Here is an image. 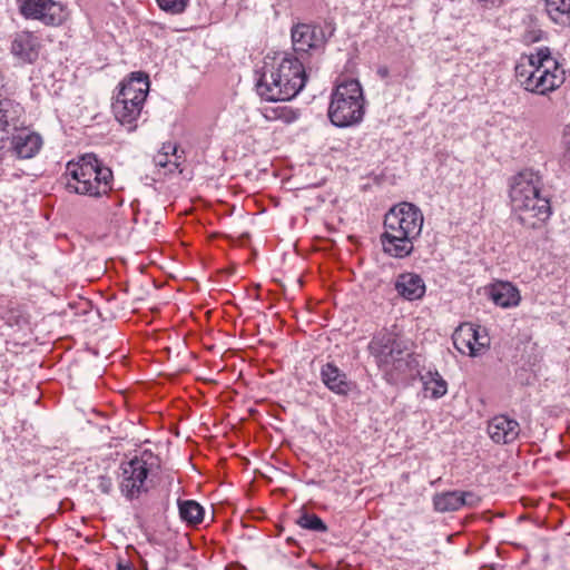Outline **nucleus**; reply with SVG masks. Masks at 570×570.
Instances as JSON below:
<instances>
[{
  "instance_id": "obj_1",
  "label": "nucleus",
  "mask_w": 570,
  "mask_h": 570,
  "mask_svg": "<svg viewBox=\"0 0 570 570\" xmlns=\"http://www.w3.org/2000/svg\"><path fill=\"white\" fill-rule=\"evenodd\" d=\"M423 222L421 209L412 203L402 202L391 207L384 216V232L380 237L383 252L399 259L409 257L422 233Z\"/></svg>"
},
{
  "instance_id": "obj_2",
  "label": "nucleus",
  "mask_w": 570,
  "mask_h": 570,
  "mask_svg": "<svg viewBox=\"0 0 570 570\" xmlns=\"http://www.w3.org/2000/svg\"><path fill=\"white\" fill-rule=\"evenodd\" d=\"M306 61L285 52L277 65H264L256 79V91L266 101H287L295 98L307 81Z\"/></svg>"
},
{
  "instance_id": "obj_3",
  "label": "nucleus",
  "mask_w": 570,
  "mask_h": 570,
  "mask_svg": "<svg viewBox=\"0 0 570 570\" xmlns=\"http://www.w3.org/2000/svg\"><path fill=\"white\" fill-rule=\"evenodd\" d=\"M541 186V176L532 169L521 170L511 178V205L525 227L537 228L552 214L549 195L542 193Z\"/></svg>"
},
{
  "instance_id": "obj_4",
  "label": "nucleus",
  "mask_w": 570,
  "mask_h": 570,
  "mask_svg": "<svg viewBox=\"0 0 570 570\" xmlns=\"http://www.w3.org/2000/svg\"><path fill=\"white\" fill-rule=\"evenodd\" d=\"M114 175L95 154H85L78 161H69L65 187L69 193L101 197L112 188Z\"/></svg>"
},
{
  "instance_id": "obj_5",
  "label": "nucleus",
  "mask_w": 570,
  "mask_h": 570,
  "mask_svg": "<svg viewBox=\"0 0 570 570\" xmlns=\"http://www.w3.org/2000/svg\"><path fill=\"white\" fill-rule=\"evenodd\" d=\"M368 352L384 371L405 374L420 366V355L410 352L409 342L391 332L374 335L368 343Z\"/></svg>"
},
{
  "instance_id": "obj_6",
  "label": "nucleus",
  "mask_w": 570,
  "mask_h": 570,
  "mask_svg": "<svg viewBox=\"0 0 570 570\" xmlns=\"http://www.w3.org/2000/svg\"><path fill=\"white\" fill-rule=\"evenodd\" d=\"M365 114L363 89L357 79H347L338 83L331 95L328 118L338 128L358 125Z\"/></svg>"
},
{
  "instance_id": "obj_7",
  "label": "nucleus",
  "mask_w": 570,
  "mask_h": 570,
  "mask_svg": "<svg viewBox=\"0 0 570 570\" xmlns=\"http://www.w3.org/2000/svg\"><path fill=\"white\" fill-rule=\"evenodd\" d=\"M528 63L531 71L528 80H521V85L529 92L547 96L566 80L564 69L548 47H540L530 53Z\"/></svg>"
},
{
  "instance_id": "obj_8",
  "label": "nucleus",
  "mask_w": 570,
  "mask_h": 570,
  "mask_svg": "<svg viewBox=\"0 0 570 570\" xmlns=\"http://www.w3.org/2000/svg\"><path fill=\"white\" fill-rule=\"evenodd\" d=\"M336 26L333 20H324L322 23L298 22L291 29L293 49L302 60L306 61L308 52L323 53L327 41L334 36Z\"/></svg>"
},
{
  "instance_id": "obj_9",
  "label": "nucleus",
  "mask_w": 570,
  "mask_h": 570,
  "mask_svg": "<svg viewBox=\"0 0 570 570\" xmlns=\"http://www.w3.org/2000/svg\"><path fill=\"white\" fill-rule=\"evenodd\" d=\"M19 13L26 20H36L47 27L63 23L66 16L63 6L55 0H16Z\"/></svg>"
},
{
  "instance_id": "obj_10",
  "label": "nucleus",
  "mask_w": 570,
  "mask_h": 570,
  "mask_svg": "<svg viewBox=\"0 0 570 570\" xmlns=\"http://www.w3.org/2000/svg\"><path fill=\"white\" fill-rule=\"evenodd\" d=\"M146 465H121L119 488L128 500L138 499L147 493L151 481L148 480Z\"/></svg>"
},
{
  "instance_id": "obj_11",
  "label": "nucleus",
  "mask_w": 570,
  "mask_h": 570,
  "mask_svg": "<svg viewBox=\"0 0 570 570\" xmlns=\"http://www.w3.org/2000/svg\"><path fill=\"white\" fill-rule=\"evenodd\" d=\"M24 108L20 102L10 99H0V150L4 148L7 135L22 129L24 126Z\"/></svg>"
},
{
  "instance_id": "obj_12",
  "label": "nucleus",
  "mask_w": 570,
  "mask_h": 570,
  "mask_svg": "<svg viewBox=\"0 0 570 570\" xmlns=\"http://www.w3.org/2000/svg\"><path fill=\"white\" fill-rule=\"evenodd\" d=\"M488 433L495 443H511L519 436L520 425L513 419L498 415L489 422Z\"/></svg>"
},
{
  "instance_id": "obj_13",
  "label": "nucleus",
  "mask_w": 570,
  "mask_h": 570,
  "mask_svg": "<svg viewBox=\"0 0 570 570\" xmlns=\"http://www.w3.org/2000/svg\"><path fill=\"white\" fill-rule=\"evenodd\" d=\"M394 288L406 301L422 298L426 289L423 278L419 274L411 272L400 274L395 279Z\"/></svg>"
},
{
  "instance_id": "obj_14",
  "label": "nucleus",
  "mask_w": 570,
  "mask_h": 570,
  "mask_svg": "<svg viewBox=\"0 0 570 570\" xmlns=\"http://www.w3.org/2000/svg\"><path fill=\"white\" fill-rule=\"evenodd\" d=\"M321 380L331 392L337 395H347L353 385L346 374L334 363H326L322 366Z\"/></svg>"
},
{
  "instance_id": "obj_15",
  "label": "nucleus",
  "mask_w": 570,
  "mask_h": 570,
  "mask_svg": "<svg viewBox=\"0 0 570 570\" xmlns=\"http://www.w3.org/2000/svg\"><path fill=\"white\" fill-rule=\"evenodd\" d=\"M489 295L493 303L502 308L518 306L521 295L517 286L510 282H497L490 286Z\"/></svg>"
},
{
  "instance_id": "obj_16",
  "label": "nucleus",
  "mask_w": 570,
  "mask_h": 570,
  "mask_svg": "<svg viewBox=\"0 0 570 570\" xmlns=\"http://www.w3.org/2000/svg\"><path fill=\"white\" fill-rule=\"evenodd\" d=\"M12 149L19 158H32L41 148L42 139L35 132L21 131L11 139Z\"/></svg>"
},
{
  "instance_id": "obj_17",
  "label": "nucleus",
  "mask_w": 570,
  "mask_h": 570,
  "mask_svg": "<svg viewBox=\"0 0 570 570\" xmlns=\"http://www.w3.org/2000/svg\"><path fill=\"white\" fill-rule=\"evenodd\" d=\"M111 109L115 118L122 126H127L129 131L136 129V121L141 114L142 106L137 105V101L130 102L125 101L124 99H114L111 104Z\"/></svg>"
},
{
  "instance_id": "obj_18",
  "label": "nucleus",
  "mask_w": 570,
  "mask_h": 570,
  "mask_svg": "<svg viewBox=\"0 0 570 570\" xmlns=\"http://www.w3.org/2000/svg\"><path fill=\"white\" fill-rule=\"evenodd\" d=\"M11 52L24 62H33L38 58V45L31 32L18 33L11 43Z\"/></svg>"
},
{
  "instance_id": "obj_19",
  "label": "nucleus",
  "mask_w": 570,
  "mask_h": 570,
  "mask_svg": "<svg viewBox=\"0 0 570 570\" xmlns=\"http://www.w3.org/2000/svg\"><path fill=\"white\" fill-rule=\"evenodd\" d=\"M421 381L424 390L430 392V396L434 400L441 399L448 392V383L436 370H429L421 376Z\"/></svg>"
},
{
  "instance_id": "obj_20",
  "label": "nucleus",
  "mask_w": 570,
  "mask_h": 570,
  "mask_svg": "<svg viewBox=\"0 0 570 570\" xmlns=\"http://www.w3.org/2000/svg\"><path fill=\"white\" fill-rule=\"evenodd\" d=\"M546 8L556 23L570 26V0H546Z\"/></svg>"
},
{
  "instance_id": "obj_21",
  "label": "nucleus",
  "mask_w": 570,
  "mask_h": 570,
  "mask_svg": "<svg viewBox=\"0 0 570 570\" xmlns=\"http://www.w3.org/2000/svg\"><path fill=\"white\" fill-rule=\"evenodd\" d=\"M463 499L460 498V491H449L435 494L433 505L438 512H452L462 508Z\"/></svg>"
},
{
  "instance_id": "obj_22",
  "label": "nucleus",
  "mask_w": 570,
  "mask_h": 570,
  "mask_svg": "<svg viewBox=\"0 0 570 570\" xmlns=\"http://www.w3.org/2000/svg\"><path fill=\"white\" fill-rule=\"evenodd\" d=\"M128 451L124 454V459L120 460L119 463H154L153 461L157 459L150 449L144 446H135L130 442L124 444Z\"/></svg>"
},
{
  "instance_id": "obj_23",
  "label": "nucleus",
  "mask_w": 570,
  "mask_h": 570,
  "mask_svg": "<svg viewBox=\"0 0 570 570\" xmlns=\"http://www.w3.org/2000/svg\"><path fill=\"white\" fill-rule=\"evenodd\" d=\"M180 518L190 524H198L204 519L203 507L194 500L179 501Z\"/></svg>"
},
{
  "instance_id": "obj_24",
  "label": "nucleus",
  "mask_w": 570,
  "mask_h": 570,
  "mask_svg": "<svg viewBox=\"0 0 570 570\" xmlns=\"http://www.w3.org/2000/svg\"><path fill=\"white\" fill-rule=\"evenodd\" d=\"M149 76L144 71H134L119 83V88L121 89L130 88V91H134L137 88H141V90L147 94L149 91Z\"/></svg>"
},
{
  "instance_id": "obj_25",
  "label": "nucleus",
  "mask_w": 570,
  "mask_h": 570,
  "mask_svg": "<svg viewBox=\"0 0 570 570\" xmlns=\"http://www.w3.org/2000/svg\"><path fill=\"white\" fill-rule=\"evenodd\" d=\"M297 524L303 529L314 531V532H326L327 525L325 522L315 513L302 512V514L297 519Z\"/></svg>"
},
{
  "instance_id": "obj_26",
  "label": "nucleus",
  "mask_w": 570,
  "mask_h": 570,
  "mask_svg": "<svg viewBox=\"0 0 570 570\" xmlns=\"http://www.w3.org/2000/svg\"><path fill=\"white\" fill-rule=\"evenodd\" d=\"M147 95L148 94L142 91L141 88H137L134 91H130V88L129 89L119 88L118 92L116 94L114 99H119V100L124 99L125 101H130V102L137 101V105L144 106Z\"/></svg>"
},
{
  "instance_id": "obj_27",
  "label": "nucleus",
  "mask_w": 570,
  "mask_h": 570,
  "mask_svg": "<svg viewBox=\"0 0 570 570\" xmlns=\"http://www.w3.org/2000/svg\"><path fill=\"white\" fill-rule=\"evenodd\" d=\"M156 2L163 11L180 14L186 10L189 0H156Z\"/></svg>"
},
{
  "instance_id": "obj_28",
  "label": "nucleus",
  "mask_w": 570,
  "mask_h": 570,
  "mask_svg": "<svg viewBox=\"0 0 570 570\" xmlns=\"http://www.w3.org/2000/svg\"><path fill=\"white\" fill-rule=\"evenodd\" d=\"M453 343L460 352L464 353V348H468L470 352V355H472V356L476 355L478 348L474 347V343H472L468 336H465L463 333H461V328L459 331L454 332Z\"/></svg>"
},
{
  "instance_id": "obj_29",
  "label": "nucleus",
  "mask_w": 570,
  "mask_h": 570,
  "mask_svg": "<svg viewBox=\"0 0 570 570\" xmlns=\"http://www.w3.org/2000/svg\"><path fill=\"white\" fill-rule=\"evenodd\" d=\"M561 145L563 147L561 164L563 167L570 169V128H569V126H567L563 129Z\"/></svg>"
},
{
  "instance_id": "obj_30",
  "label": "nucleus",
  "mask_w": 570,
  "mask_h": 570,
  "mask_svg": "<svg viewBox=\"0 0 570 570\" xmlns=\"http://www.w3.org/2000/svg\"><path fill=\"white\" fill-rule=\"evenodd\" d=\"M461 333L468 336L472 343H474V347L476 345L484 346V343L480 342L479 328H474L472 325H468L465 327H460Z\"/></svg>"
},
{
  "instance_id": "obj_31",
  "label": "nucleus",
  "mask_w": 570,
  "mask_h": 570,
  "mask_svg": "<svg viewBox=\"0 0 570 570\" xmlns=\"http://www.w3.org/2000/svg\"><path fill=\"white\" fill-rule=\"evenodd\" d=\"M97 481V489L104 493L108 494L111 488V480L107 473H101L95 478Z\"/></svg>"
},
{
  "instance_id": "obj_32",
  "label": "nucleus",
  "mask_w": 570,
  "mask_h": 570,
  "mask_svg": "<svg viewBox=\"0 0 570 570\" xmlns=\"http://www.w3.org/2000/svg\"><path fill=\"white\" fill-rule=\"evenodd\" d=\"M460 498L463 499L462 507H476L480 498L472 492H460Z\"/></svg>"
},
{
  "instance_id": "obj_33",
  "label": "nucleus",
  "mask_w": 570,
  "mask_h": 570,
  "mask_svg": "<svg viewBox=\"0 0 570 570\" xmlns=\"http://www.w3.org/2000/svg\"><path fill=\"white\" fill-rule=\"evenodd\" d=\"M531 68L523 63H519L515 67V76L518 80L521 82V80H528V76L530 75Z\"/></svg>"
},
{
  "instance_id": "obj_34",
  "label": "nucleus",
  "mask_w": 570,
  "mask_h": 570,
  "mask_svg": "<svg viewBox=\"0 0 570 570\" xmlns=\"http://www.w3.org/2000/svg\"><path fill=\"white\" fill-rule=\"evenodd\" d=\"M6 321L9 325H21V322H24L22 315L17 314L14 311H10L8 313V316L6 317Z\"/></svg>"
},
{
  "instance_id": "obj_35",
  "label": "nucleus",
  "mask_w": 570,
  "mask_h": 570,
  "mask_svg": "<svg viewBox=\"0 0 570 570\" xmlns=\"http://www.w3.org/2000/svg\"><path fill=\"white\" fill-rule=\"evenodd\" d=\"M376 73L381 79H386L390 76V69L387 66H380L376 70Z\"/></svg>"
},
{
  "instance_id": "obj_36",
  "label": "nucleus",
  "mask_w": 570,
  "mask_h": 570,
  "mask_svg": "<svg viewBox=\"0 0 570 570\" xmlns=\"http://www.w3.org/2000/svg\"><path fill=\"white\" fill-rule=\"evenodd\" d=\"M168 153H163L158 156L156 160V165L160 167H166L168 165Z\"/></svg>"
},
{
  "instance_id": "obj_37",
  "label": "nucleus",
  "mask_w": 570,
  "mask_h": 570,
  "mask_svg": "<svg viewBox=\"0 0 570 570\" xmlns=\"http://www.w3.org/2000/svg\"><path fill=\"white\" fill-rule=\"evenodd\" d=\"M164 153H168L171 151L173 155H176L177 154V147L176 146H171V144H168V145H164L163 148Z\"/></svg>"
},
{
  "instance_id": "obj_38",
  "label": "nucleus",
  "mask_w": 570,
  "mask_h": 570,
  "mask_svg": "<svg viewBox=\"0 0 570 570\" xmlns=\"http://www.w3.org/2000/svg\"><path fill=\"white\" fill-rule=\"evenodd\" d=\"M117 570H135V569L129 564L118 563Z\"/></svg>"
},
{
  "instance_id": "obj_39",
  "label": "nucleus",
  "mask_w": 570,
  "mask_h": 570,
  "mask_svg": "<svg viewBox=\"0 0 570 570\" xmlns=\"http://www.w3.org/2000/svg\"><path fill=\"white\" fill-rule=\"evenodd\" d=\"M116 455H119V452H116ZM114 460H115V461H118V460H119V458H118V456H116Z\"/></svg>"
}]
</instances>
